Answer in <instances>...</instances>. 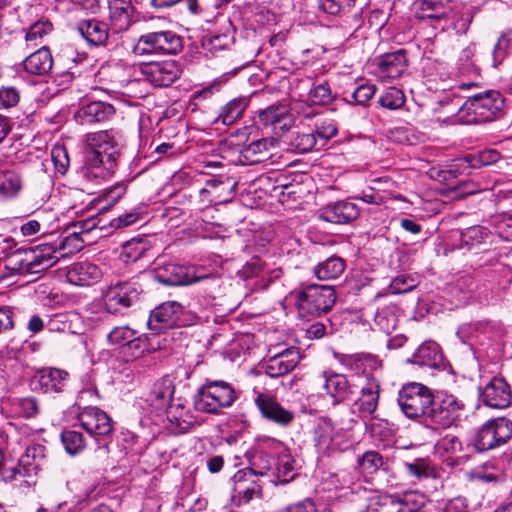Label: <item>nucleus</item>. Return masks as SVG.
<instances>
[{"mask_svg":"<svg viewBox=\"0 0 512 512\" xmlns=\"http://www.w3.org/2000/svg\"><path fill=\"white\" fill-rule=\"evenodd\" d=\"M397 401L407 418L433 429L450 427L460 419L465 408L464 402L455 395L440 393L434 397L430 388L417 382L404 385Z\"/></svg>","mask_w":512,"mask_h":512,"instance_id":"f257e3e1","label":"nucleus"},{"mask_svg":"<svg viewBox=\"0 0 512 512\" xmlns=\"http://www.w3.org/2000/svg\"><path fill=\"white\" fill-rule=\"evenodd\" d=\"M85 241L80 233L74 231L64 236L57 244H40L27 250H17L9 259L11 269L18 274H37L53 265L60 258L78 253L84 248Z\"/></svg>","mask_w":512,"mask_h":512,"instance_id":"f03ea898","label":"nucleus"},{"mask_svg":"<svg viewBox=\"0 0 512 512\" xmlns=\"http://www.w3.org/2000/svg\"><path fill=\"white\" fill-rule=\"evenodd\" d=\"M86 143L90 147L87 152L81 175L88 181L108 179L117 166L121 142L115 130H101L86 135Z\"/></svg>","mask_w":512,"mask_h":512,"instance_id":"7ed1b4c3","label":"nucleus"},{"mask_svg":"<svg viewBox=\"0 0 512 512\" xmlns=\"http://www.w3.org/2000/svg\"><path fill=\"white\" fill-rule=\"evenodd\" d=\"M504 103L503 96L496 90L475 94L456 106V121L481 124L497 120L504 114Z\"/></svg>","mask_w":512,"mask_h":512,"instance_id":"20e7f679","label":"nucleus"},{"mask_svg":"<svg viewBox=\"0 0 512 512\" xmlns=\"http://www.w3.org/2000/svg\"><path fill=\"white\" fill-rule=\"evenodd\" d=\"M238 395L232 385L223 380H207L195 394L193 405L202 413L219 414L237 400Z\"/></svg>","mask_w":512,"mask_h":512,"instance_id":"39448f33","label":"nucleus"},{"mask_svg":"<svg viewBox=\"0 0 512 512\" xmlns=\"http://www.w3.org/2000/svg\"><path fill=\"white\" fill-rule=\"evenodd\" d=\"M183 49V40L174 31L161 30L142 34L132 48L135 56L175 55Z\"/></svg>","mask_w":512,"mask_h":512,"instance_id":"423d86ee","label":"nucleus"},{"mask_svg":"<svg viewBox=\"0 0 512 512\" xmlns=\"http://www.w3.org/2000/svg\"><path fill=\"white\" fill-rule=\"evenodd\" d=\"M46 448L40 444H34L26 448L20 457L17 466L4 470L5 481H16L20 486L31 487L35 484V477L45 462Z\"/></svg>","mask_w":512,"mask_h":512,"instance_id":"0eeeda50","label":"nucleus"},{"mask_svg":"<svg viewBox=\"0 0 512 512\" xmlns=\"http://www.w3.org/2000/svg\"><path fill=\"white\" fill-rule=\"evenodd\" d=\"M298 307L312 316H319L331 310L336 302L333 286L310 284L297 296Z\"/></svg>","mask_w":512,"mask_h":512,"instance_id":"6e6552de","label":"nucleus"},{"mask_svg":"<svg viewBox=\"0 0 512 512\" xmlns=\"http://www.w3.org/2000/svg\"><path fill=\"white\" fill-rule=\"evenodd\" d=\"M155 279L164 285H189L205 279L209 288L220 287L218 277H206L197 273L194 266H184L175 263H166L158 266L154 273Z\"/></svg>","mask_w":512,"mask_h":512,"instance_id":"1a4fd4ad","label":"nucleus"},{"mask_svg":"<svg viewBox=\"0 0 512 512\" xmlns=\"http://www.w3.org/2000/svg\"><path fill=\"white\" fill-rule=\"evenodd\" d=\"M511 437L512 421L500 417L489 420L480 427L474 446L483 452L504 445Z\"/></svg>","mask_w":512,"mask_h":512,"instance_id":"9d476101","label":"nucleus"},{"mask_svg":"<svg viewBox=\"0 0 512 512\" xmlns=\"http://www.w3.org/2000/svg\"><path fill=\"white\" fill-rule=\"evenodd\" d=\"M80 426L92 437H102L99 449H108L113 424L109 415L97 407H86L78 414Z\"/></svg>","mask_w":512,"mask_h":512,"instance_id":"9b49d317","label":"nucleus"},{"mask_svg":"<svg viewBox=\"0 0 512 512\" xmlns=\"http://www.w3.org/2000/svg\"><path fill=\"white\" fill-rule=\"evenodd\" d=\"M142 290L134 281L118 282L107 288L104 293V304L107 312L117 314L122 309L133 306L140 297Z\"/></svg>","mask_w":512,"mask_h":512,"instance_id":"f8f14e48","label":"nucleus"},{"mask_svg":"<svg viewBox=\"0 0 512 512\" xmlns=\"http://www.w3.org/2000/svg\"><path fill=\"white\" fill-rule=\"evenodd\" d=\"M141 75L155 87H167L174 83L181 74V68L175 60L142 63Z\"/></svg>","mask_w":512,"mask_h":512,"instance_id":"ddd939ff","label":"nucleus"},{"mask_svg":"<svg viewBox=\"0 0 512 512\" xmlns=\"http://www.w3.org/2000/svg\"><path fill=\"white\" fill-rule=\"evenodd\" d=\"M183 306L176 301H168L160 304L150 314L147 325L151 331L162 333L163 331L181 326Z\"/></svg>","mask_w":512,"mask_h":512,"instance_id":"4468645a","label":"nucleus"},{"mask_svg":"<svg viewBox=\"0 0 512 512\" xmlns=\"http://www.w3.org/2000/svg\"><path fill=\"white\" fill-rule=\"evenodd\" d=\"M254 403L263 418L280 427H288L295 418L294 413L284 408L270 393H257Z\"/></svg>","mask_w":512,"mask_h":512,"instance_id":"2eb2a0df","label":"nucleus"},{"mask_svg":"<svg viewBox=\"0 0 512 512\" xmlns=\"http://www.w3.org/2000/svg\"><path fill=\"white\" fill-rule=\"evenodd\" d=\"M69 382V374L65 370L46 367L40 369L32 378L31 385L34 390L43 393H62Z\"/></svg>","mask_w":512,"mask_h":512,"instance_id":"dca6fc26","label":"nucleus"},{"mask_svg":"<svg viewBox=\"0 0 512 512\" xmlns=\"http://www.w3.org/2000/svg\"><path fill=\"white\" fill-rule=\"evenodd\" d=\"M255 472L252 469H243L233 476L234 487L231 502L235 506L249 503L255 495L260 493V487L254 480Z\"/></svg>","mask_w":512,"mask_h":512,"instance_id":"f3484780","label":"nucleus"},{"mask_svg":"<svg viewBox=\"0 0 512 512\" xmlns=\"http://www.w3.org/2000/svg\"><path fill=\"white\" fill-rule=\"evenodd\" d=\"M480 399L488 407L506 408L512 399L510 386L504 378L493 377L480 391Z\"/></svg>","mask_w":512,"mask_h":512,"instance_id":"a211bd4d","label":"nucleus"},{"mask_svg":"<svg viewBox=\"0 0 512 512\" xmlns=\"http://www.w3.org/2000/svg\"><path fill=\"white\" fill-rule=\"evenodd\" d=\"M324 389L331 398L333 405L351 401L357 393V386L343 374L324 375Z\"/></svg>","mask_w":512,"mask_h":512,"instance_id":"6ab92c4d","label":"nucleus"},{"mask_svg":"<svg viewBox=\"0 0 512 512\" xmlns=\"http://www.w3.org/2000/svg\"><path fill=\"white\" fill-rule=\"evenodd\" d=\"M339 432L328 418H319L313 428V441L318 452L329 455L340 448Z\"/></svg>","mask_w":512,"mask_h":512,"instance_id":"aec40b11","label":"nucleus"},{"mask_svg":"<svg viewBox=\"0 0 512 512\" xmlns=\"http://www.w3.org/2000/svg\"><path fill=\"white\" fill-rule=\"evenodd\" d=\"M276 146L277 141L274 138H262L253 141L242 147L239 160L243 165L265 162L271 158Z\"/></svg>","mask_w":512,"mask_h":512,"instance_id":"412c9836","label":"nucleus"},{"mask_svg":"<svg viewBox=\"0 0 512 512\" xmlns=\"http://www.w3.org/2000/svg\"><path fill=\"white\" fill-rule=\"evenodd\" d=\"M300 360L297 348L291 347L270 357L264 364L265 373L271 378H277L291 372Z\"/></svg>","mask_w":512,"mask_h":512,"instance_id":"4be33fe9","label":"nucleus"},{"mask_svg":"<svg viewBox=\"0 0 512 512\" xmlns=\"http://www.w3.org/2000/svg\"><path fill=\"white\" fill-rule=\"evenodd\" d=\"M107 5L113 32L120 33L128 30L134 13L131 0H107Z\"/></svg>","mask_w":512,"mask_h":512,"instance_id":"5701e85b","label":"nucleus"},{"mask_svg":"<svg viewBox=\"0 0 512 512\" xmlns=\"http://www.w3.org/2000/svg\"><path fill=\"white\" fill-rule=\"evenodd\" d=\"M359 214L360 210L355 203L342 200L324 207L321 210L320 218L326 222L344 224L357 219Z\"/></svg>","mask_w":512,"mask_h":512,"instance_id":"b1692460","label":"nucleus"},{"mask_svg":"<svg viewBox=\"0 0 512 512\" xmlns=\"http://www.w3.org/2000/svg\"><path fill=\"white\" fill-rule=\"evenodd\" d=\"M115 114L113 105L103 101H92L82 105L77 114L76 119L80 124H94L110 120Z\"/></svg>","mask_w":512,"mask_h":512,"instance_id":"393cba45","label":"nucleus"},{"mask_svg":"<svg viewBox=\"0 0 512 512\" xmlns=\"http://www.w3.org/2000/svg\"><path fill=\"white\" fill-rule=\"evenodd\" d=\"M259 122L266 127H271L276 134H278V130L288 131L291 125V116L287 105L277 104L267 107L260 112Z\"/></svg>","mask_w":512,"mask_h":512,"instance_id":"a878e982","label":"nucleus"},{"mask_svg":"<svg viewBox=\"0 0 512 512\" xmlns=\"http://www.w3.org/2000/svg\"><path fill=\"white\" fill-rule=\"evenodd\" d=\"M379 383L377 380L369 379L367 384L361 388L358 399L353 403V411H357L360 417L372 415L378 406L379 401Z\"/></svg>","mask_w":512,"mask_h":512,"instance_id":"bb28decb","label":"nucleus"},{"mask_svg":"<svg viewBox=\"0 0 512 512\" xmlns=\"http://www.w3.org/2000/svg\"><path fill=\"white\" fill-rule=\"evenodd\" d=\"M77 29L91 45L105 46L109 39L108 25L96 18L83 19L78 22Z\"/></svg>","mask_w":512,"mask_h":512,"instance_id":"cd10ccee","label":"nucleus"},{"mask_svg":"<svg viewBox=\"0 0 512 512\" xmlns=\"http://www.w3.org/2000/svg\"><path fill=\"white\" fill-rule=\"evenodd\" d=\"M101 276L100 268L87 261L74 264L67 272L68 281L76 286H90L98 282Z\"/></svg>","mask_w":512,"mask_h":512,"instance_id":"c85d7f7f","label":"nucleus"},{"mask_svg":"<svg viewBox=\"0 0 512 512\" xmlns=\"http://www.w3.org/2000/svg\"><path fill=\"white\" fill-rule=\"evenodd\" d=\"M23 188V179L16 170L8 169L0 157V196L5 199L16 197Z\"/></svg>","mask_w":512,"mask_h":512,"instance_id":"c756f323","label":"nucleus"},{"mask_svg":"<svg viewBox=\"0 0 512 512\" xmlns=\"http://www.w3.org/2000/svg\"><path fill=\"white\" fill-rule=\"evenodd\" d=\"M52 65V55L46 46H43L37 51L31 53L23 61L25 71L33 75L47 74L51 70Z\"/></svg>","mask_w":512,"mask_h":512,"instance_id":"7c9ffc66","label":"nucleus"},{"mask_svg":"<svg viewBox=\"0 0 512 512\" xmlns=\"http://www.w3.org/2000/svg\"><path fill=\"white\" fill-rule=\"evenodd\" d=\"M380 75L383 78L395 79L406 70L407 62L402 50L384 55L379 64Z\"/></svg>","mask_w":512,"mask_h":512,"instance_id":"2f4dec72","label":"nucleus"},{"mask_svg":"<svg viewBox=\"0 0 512 512\" xmlns=\"http://www.w3.org/2000/svg\"><path fill=\"white\" fill-rule=\"evenodd\" d=\"M275 475L280 483H288L297 475V463L291 452L284 448L275 463Z\"/></svg>","mask_w":512,"mask_h":512,"instance_id":"473e14b6","label":"nucleus"},{"mask_svg":"<svg viewBox=\"0 0 512 512\" xmlns=\"http://www.w3.org/2000/svg\"><path fill=\"white\" fill-rule=\"evenodd\" d=\"M345 267V261L341 257L331 256L315 266L314 274L322 281L335 280L343 274Z\"/></svg>","mask_w":512,"mask_h":512,"instance_id":"72a5a7b5","label":"nucleus"},{"mask_svg":"<svg viewBox=\"0 0 512 512\" xmlns=\"http://www.w3.org/2000/svg\"><path fill=\"white\" fill-rule=\"evenodd\" d=\"M405 473L418 481L435 478L436 469L429 458H415L412 461L404 463Z\"/></svg>","mask_w":512,"mask_h":512,"instance_id":"f704fd0d","label":"nucleus"},{"mask_svg":"<svg viewBox=\"0 0 512 512\" xmlns=\"http://www.w3.org/2000/svg\"><path fill=\"white\" fill-rule=\"evenodd\" d=\"M439 358V346L435 342L427 341L418 347L409 362L419 366L432 367L437 364Z\"/></svg>","mask_w":512,"mask_h":512,"instance_id":"c9c22d12","label":"nucleus"},{"mask_svg":"<svg viewBox=\"0 0 512 512\" xmlns=\"http://www.w3.org/2000/svg\"><path fill=\"white\" fill-rule=\"evenodd\" d=\"M449 0H419L420 19L440 20L449 10Z\"/></svg>","mask_w":512,"mask_h":512,"instance_id":"e433bc0d","label":"nucleus"},{"mask_svg":"<svg viewBox=\"0 0 512 512\" xmlns=\"http://www.w3.org/2000/svg\"><path fill=\"white\" fill-rule=\"evenodd\" d=\"M174 386L169 378H162L154 383L149 393L151 404L157 408L164 407L171 399Z\"/></svg>","mask_w":512,"mask_h":512,"instance_id":"4c0bfd02","label":"nucleus"},{"mask_svg":"<svg viewBox=\"0 0 512 512\" xmlns=\"http://www.w3.org/2000/svg\"><path fill=\"white\" fill-rule=\"evenodd\" d=\"M340 363L349 371L354 373L365 372L367 367L374 368L378 361L371 355H344L339 357Z\"/></svg>","mask_w":512,"mask_h":512,"instance_id":"58836bf2","label":"nucleus"},{"mask_svg":"<svg viewBox=\"0 0 512 512\" xmlns=\"http://www.w3.org/2000/svg\"><path fill=\"white\" fill-rule=\"evenodd\" d=\"M246 107V98L233 99L221 109V112L215 122L220 121L226 126L232 125L239 117H241Z\"/></svg>","mask_w":512,"mask_h":512,"instance_id":"ea45409f","label":"nucleus"},{"mask_svg":"<svg viewBox=\"0 0 512 512\" xmlns=\"http://www.w3.org/2000/svg\"><path fill=\"white\" fill-rule=\"evenodd\" d=\"M149 250V244L141 238H133L122 245L121 258L125 262H135L141 259Z\"/></svg>","mask_w":512,"mask_h":512,"instance_id":"a19ab883","label":"nucleus"},{"mask_svg":"<svg viewBox=\"0 0 512 512\" xmlns=\"http://www.w3.org/2000/svg\"><path fill=\"white\" fill-rule=\"evenodd\" d=\"M435 453L446 459L463 452V445L460 439L453 434H446L435 444Z\"/></svg>","mask_w":512,"mask_h":512,"instance_id":"79ce46f5","label":"nucleus"},{"mask_svg":"<svg viewBox=\"0 0 512 512\" xmlns=\"http://www.w3.org/2000/svg\"><path fill=\"white\" fill-rule=\"evenodd\" d=\"M308 99L313 105L326 106L334 101L335 94L327 82L315 83L309 91Z\"/></svg>","mask_w":512,"mask_h":512,"instance_id":"37998d69","label":"nucleus"},{"mask_svg":"<svg viewBox=\"0 0 512 512\" xmlns=\"http://www.w3.org/2000/svg\"><path fill=\"white\" fill-rule=\"evenodd\" d=\"M12 411L20 417L32 418L39 412V405L34 397L14 398L11 400Z\"/></svg>","mask_w":512,"mask_h":512,"instance_id":"c03bdc74","label":"nucleus"},{"mask_svg":"<svg viewBox=\"0 0 512 512\" xmlns=\"http://www.w3.org/2000/svg\"><path fill=\"white\" fill-rule=\"evenodd\" d=\"M139 340L137 332L128 326L115 327L108 334V342L111 345H131L132 343Z\"/></svg>","mask_w":512,"mask_h":512,"instance_id":"a18cd8bd","label":"nucleus"},{"mask_svg":"<svg viewBox=\"0 0 512 512\" xmlns=\"http://www.w3.org/2000/svg\"><path fill=\"white\" fill-rule=\"evenodd\" d=\"M476 52V45L470 44L465 47L458 58L457 69L462 75H471L477 73V67L473 61Z\"/></svg>","mask_w":512,"mask_h":512,"instance_id":"49530a36","label":"nucleus"},{"mask_svg":"<svg viewBox=\"0 0 512 512\" xmlns=\"http://www.w3.org/2000/svg\"><path fill=\"white\" fill-rule=\"evenodd\" d=\"M61 440L65 450L70 455H76L85 448L83 435L75 430H66L61 434Z\"/></svg>","mask_w":512,"mask_h":512,"instance_id":"de8ad7c7","label":"nucleus"},{"mask_svg":"<svg viewBox=\"0 0 512 512\" xmlns=\"http://www.w3.org/2000/svg\"><path fill=\"white\" fill-rule=\"evenodd\" d=\"M316 136L313 132L300 133L292 132L289 135L290 145L298 152L305 153L311 151L316 145Z\"/></svg>","mask_w":512,"mask_h":512,"instance_id":"09e8293b","label":"nucleus"},{"mask_svg":"<svg viewBox=\"0 0 512 512\" xmlns=\"http://www.w3.org/2000/svg\"><path fill=\"white\" fill-rule=\"evenodd\" d=\"M474 8L465 7L456 12L452 17V28L457 34H466L474 17Z\"/></svg>","mask_w":512,"mask_h":512,"instance_id":"8fccbe9b","label":"nucleus"},{"mask_svg":"<svg viewBox=\"0 0 512 512\" xmlns=\"http://www.w3.org/2000/svg\"><path fill=\"white\" fill-rule=\"evenodd\" d=\"M401 502V511L407 507L409 512H416L426 504V497L423 493L417 491L405 492L401 497H396Z\"/></svg>","mask_w":512,"mask_h":512,"instance_id":"3c124183","label":"nucleus"},{"mask_svg":"<svg viewBox=\"0 0 512 512\" xmlns=\"http://www.w3.org/2000/svg\"><path fill=\"white\" fill-rule=\"evenodd\" d=\"M405 103L403 92L395 87L387 89V91L379 98V104L387 109L396 110L401 108Z\"/></svg>","mask_w":512,"mask_h":512,"instance_id":"603ef678","label":"nucleus"},{"mask_svg":"<svg viewBox=\"0 0 512 512\" xmlns=\"http://www.w3.org/2000/svg\"><path fill=\"white\" fill-rule=\"evenodd\" d=\"M51 159L55 170L61 175H64L70 165L67 149L63 145H55L51 150Z\"/></svg>","mask_w":512,"mask_h":512,"instance_id":"864d4df0","label":"nucleus"},{"mask_svg":"<svg viewBox=\"0 0 512 512\" xmlns=\"http://www.w3.org/2000/svg\"><path fill=\"white\" fill-rule=\"evenodd\" d=\"M358 464L363 471L372 474L383 465V458L376 451H367L359 458Z\"/></svg>","mask_w":512,"mask_h":512,"instance_id":"5fc2aeb1","label":"nucleus"},{"mask_svg":"<svg viewBox=\"0 0 512 512\" xmlns=\"http://www.w3.org/2000/svg\"><path fill=\"white\" fill-rule=\"evenodd\" d=\"M356 0H318L319 8L327 14L338 15L351 8Z\"/></svg>","mask_w":512,"mask_h":512,"instance_id":"6e6d98bb","label":"nucleus"},{"mask_svg":"<svg viewBox=\"0 0 512 512\" xmlns=\"http://www.w3.org/2000/svg\"><path fill=\"white\" fill-rule=\"evenodd\" d=\"M485 235L486 233L482 227L473 226L461 232L460 240L464 246L470 249L475 245L482 243Z\"/></svg>","mask_w":512,"mask_h":512,"instance_id":"4d7b16f0","label":"nucleus"},{"mask_svg":"<svg viewBox=\"0 0 512 512\" xmlns=\"http://www.w3.org/2000/svg\"><path fill=\"white\" fill-rule=\"evenodd\" d=\"M502 469L495 466L493 462H487L475 472V477L482 482H497L502 479Z\"/></svg>","mask_w":512,"mask_h":512,"instance_id":"13d9d810","label":"nucleus"},{"mask_svg":"<svg viewBox=\"0 0 512 512\" xmlns=\"http://www.w3.org/2000/svg\"><path fill=\"white\" fill-rule=\"evenodd\" d=\"M168 417L171 421H175L177 426L183 430L187 429L194 422L193 416L188 411L185 412L184 407L181 406H171L168 410Z\"/></svg>","mask_w":512,"mask_h":512,"instance_id":"bf43d9fd","label":"nucleus"},{"mask_svg":"<svg viewBox=\"0 0 512 512\" xmlns=\"http://www.w3.org/2000/svg\"><path fill=\"white\" fill-rule=\"evenodd\" d=\"M230 44L231 37L227 34L214 35L203 42L204 48L212 54L227 49Z\"/></svg>","mask_w":512,"mask_h":512,"instance_id":"052dcab7","label":"nucleus"},{"mask_svg":"<svg viewBox=\"0 0 512 512\" xmlns=\"http://www.w3.org/2000/svg\"><path fill=\"white\" fill-rule=\"evenodd\" d=\"M415 287V280L404 274L395 277L389 285V289L393 294L406 293L413 290Z\"/></svg>","mask_w":512,"mask_h":512,"instance_id":"680f3d73","label":"nucleus"},{"mask_svg":"<svg viewBox=\"0 0 512 512\" xmlns=\"http://www.w3.org/2000/svg\"><path fill=\"white\" fill-rule=\"evenodd\" d=\"M52 31V24L48 21H39L32 24L26 34L27 42H36ZM37 43H35L36 45Z\"/></svg>","mask_w":512,"mask_h":512,"instance_id":"e2e57ef3","label":"nucleus"},{"mask_svg":"<svg viewBox=\"0 0 512 512\" xmlns=\"http://www.w3.org/2000/svg\"><path fill=\"white\" fill-rule=\"evenodd\" d=\"M370 512H402L401 502L396 497L385 496L371 507Z\"/></svg>","mask_w":512,"mask_h":512,"instance_id":"0e129e2a","label":"nucleus"},{"mask_svg":"<svg viewBox=\"0 0 512 512\" xmlns=\"http://www.w3.org/2000/svg\"><path fill=\"white\" fill-rule=\"evenodd\" d=\"M19 92L14 87H6L0 90V108L14 107L19 101Z\"/></svg>","mask_w":512,"mask_h":512,"instance_id":"69168bd1","label":"nucleus"},{"mask_svg":"<svg viewBox=\"0 0 512 512\" xmlns=\"http://www.w3.org/2000/svg\"><path fill=\"white\" fill-rule=\"evenodd\" d=\"M376 88L372 84L360 85L352 94L354 101L361 105H366L374 96Z\"/></svg>","mask_w":512,"mask_h":512,"instance_id":"338daca9","label":"nucleus"},{"mask_svg":"<svg viewBox=\"0 0 512 512\" xmlns=\"http://www.w3.org/2000/svg\"><path fill=\"white\" fill-rule=\"evenodd\" d=\"M337 131L336 123L333 120H323L316 123L315 132L321 139L329 140L336 136Z\"/></svg>","mask_w":512,"mask_h":512,"instance_id":"774afa93","label":"nucleus"}]
</instances>
